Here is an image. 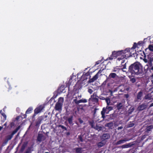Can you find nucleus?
I'll return each instance as SVG.
<instances>
[{
  "mask_svg": "<svg viewBox=\"0 0 153 153\" xmlns=\"http://www.w3.org/2000/svg\"><path fill=\"white\" fill-rule=\"evenodd\" d=\"M97 128L98 130H101L102 127H101L97 126Z\"/></svg>",
  "mask_w": 153,
  "mask_h": 153,
  "instance_id": "a19ab883",
  "label": "nucleus"
},
{
  "mask_svg": "<svg viewBox=\"0 0 153 153\" xmlns=\"http://www.w3.org/2000/svg\"><path fill=\"white\" fill-rule=\"evenodd\" d=\"M45 136L43 134H39L37 136V140L38 141L40 142L45 140Z\"/></svg>",
  "mask_w": 153,
  "mask_h": 153,
  "instance_id": "6e6552de",
  "label": "nucleus"
},
{
  "mask_svg": "<svg viewBox=\"0 0 153 153\" xmlns=\"http://www.w3.org/2000/svg\"><path fill=\"white\" fill-rule=\"evenodd\" d=\"M153 106V103H152L149 106V107Z\"/></svg>",
  "mask_w": 153,
  "mask_h": 153,
  "instance_id": "09e8293b",
  "label": "nucleus"
},
{
  "mask_svg": "<svg viewBox=\"0 0 153 153\" xmlns=\"http://www.w3.org/2000/svg\"><path fill=\"white\" fill-rule=\"evenodd\" d=\"M131 81L133 82H135V80L134 79V78H132V79H131Z\"/></svg>",
  "mask_w": 153,
  "mask_h": 153,
  "instance_id": "c03bdc74",
  "label": "nucleus"
},
{
  "mask_svg": "<svg viewBox=\"0 0 153 153\" xmlns=\"http://www.w3.org/2000/svg\"><path fill=\"white\" fill-rule=\"evenodd\" d=\"M152 127L151 126H149L147 128V130H148L149 131H150V129H151Z\"/></svg>",
  "mask_w": 153,
  "mask_h": 153,
  "instance_id": "4c0bfd02",
  "label": "nucleus"
},
{
  "mask_svg": "<svg viewBox=\"0 0 153 153\" xmlns=\"http://www.w3.org/2000/svg\"><path fill=\"white\" fill-rule=\"evenodd\" d=\"M2 128V127L1 126H0V131L1 130V129Z\"/></svg>",
  "mask_w": 153,
  "mask_h": 153,
  "instance_id": "5fc2aeb1",
  "label": "nucleus"
},
{
  "mask_svg": "<svg viewBox=\"0 0 153 153\" xmlns=\"http://www.w3.org/2000/svg\"><path fill=\"white\" fill-rule=\"evenodd\" d=\"M113 123L111 122H109L105 124V126L108 127L109 128L112 129L113 127Z\"/></svg>",
  "mask_w": 153,
  "mask_h": 153,
  "instance_id": "4468645a",
  "label": "nucleus"
},
{
  "mask_svg": "<svg viewBox=\"0 0 153 153\" xmlns=\"http://www.w3.org/2000/svg\"><path fill=\"white\" fill-rule=\"evenodd\" d=\"M106 98L103 97H102V98H100V99H101V100H105Z\"/></svg>",
  "mask_w": 153,
  "mask_h": 153,
  "instance_id": "8fccbe9b",
  "label": "nucleus"
},
{
  "mask_svg": "<svg viewBox=\"0 0 153 153\" xmlns=\"http://www.w3.org/2000/svg\"><path fill=\"white\" fill-rule=\"evenodd\" d=\"M78 120H79V123L81 124L83 123V120L82 119H81L80 118Z\"/></svg>",
  "mask_w": 153,
  "mask_h": 153,
  "instance_id": "e433bc0d",
  "label": "nucleus"
},
{
  "mask_svg": "<svg viewBox=\"0 0 153 153\" xmlns=\"http://www.w3.org/2000/svg\"><path fill=\"white\" fill-rule=\"evenodd\" d=\"M123 128V127L122 126H120V127H118V130L121 129H122V128Z\"/></svg>",
  "mask_w": 153,
  "mask_h": 153,
  "instance_id": "a18cd8bd",
  "label": "nucleus"
},
{
  "mask_svg": "<svg viewBox=\"0 0 153 153\" xmlns=\"http://www.w3.org/2000/svg\"><path fill=\"white\" fill-rule=\"evenodd\" d=\"M43 116H40L38 117L36 121V126L39 124L40 123L41 121L43 120Z\"/></svg>",
  "mask_w": 153,
  "mask_h": 153,
  "instance_id": "ddd939ff",
  "label": "nucleus"
},
{
  "mask_svg": "<svg viewBox=\"0 0 153 153\" xmlns=\"http://www.w3.org/2000/svg\"><path fill=\"white\" fill-rule=\"evenodd\" d=\"M94 99L96 102H97L98 101V100L97 98H94Z\"/></svg>",
  "mask_w": 153,
  "mask_h": 153,
  "instance_id": "de8ad7c7",
  "label": "nucleus"
},
{
  "mask_svg": "<svg viewBox=\"0 0 153 153\" xmlns=\"http://www.w3.org/2000/svg\"><path fill=\"white\" fill-rule=\"evenodd\" d=\"M73 101L76 104H79L81 103H85L87 102V100L85 99L82 98L78 101L76 99H74Z\"/></svg>",
  "mask_w": 153,
  "mask_h": 153,
  "instance_id": "9d476101",
  "label": "nucleus"
},
{
  "mask_svg": "<svg viewBox=\"0 0 153 153\" xmlns=\"http://www.w3.org/2000/svg\"><path fill=\"white\" fill-rule=\"evenodd\" d=\"M152 76L153 77V74H152Z\"/></svg>",
  "mask_w": 153,
  "mask_h": 153,
  "instance_id": "680f3d73",
  "label": "nucleus"
},
{
  "mask_svg": "<svg viewBox=\"0 0 153 153\" xmlns=\"http://www.w3.org/2000/svg\"><path fill=\"white\" fill-rule=\"evenodd\" d=\"M93 96V95H92L91 96V98H92V97Z\"/></svg>",
  "mask_w": 153,
  "mask_h": 153,
  "instance_id": "052dcab7",
  "label": "nucleus"
},
{
  "mask_svg": "<svg viewBox=\"0 0 153 153\" xmlns=\"http://www.w3.org/2000/svg\"><path fill=\"white\" fill-rule=\"evenodd\" d=\"M121 57H122V58H117V60H119V61H120V59H122V58H124V56L123 55V56H121Z\"/></svg>",
  "mask_w": 153,
  "mask_h": 153,
  "instance_id": "79ce46f5",
  "label": "nucleus"
},
{
  "mask_svg": "<svg viewBox=\"0 0 153 153\" xmlns=\"http://www.w3.org/2000/svg\"><path fill=\"white\" fill-rule=\"evenodd\" d=\"M91 126H92V128H94L93 123H92V124H91Z\"/></svg>",
  "mask_w": 153,
  "mask_h": 153,
  "instance_id": "864d4df0",
  "label": "nucleus"
},
{
  "mask_svg": "<svg viewBox=\"0 0 153 153\" xmlns=\"http://www.w3.org/2000/svg\"><path fill=\"white\" fill-rule=\"evenodd\" d=\"M32 110V108H28L26 112V114H28L30 113Z\"/></svg>",
  "mask_w": 153,
  "mask_h": 153,
  "instance_id": "393cba45",
  "label": "nucleus"
},
{
  "mask_svg": "<svg viewBox=\"0 0 153 153\" xmlns=\"http://www.w3.org/2000/svg\"><path fill=\"white\" fill-rule=\"evenodd\" d=\"M85 77V79H87V78L86 77V76L85 75H83L82 76V78H83Z\"/></svg>",
  "mask_w": 153,
  "mask_h": 153,
  "instance_id": "49530a36",
  "label": "nucleus"
},
{
  "mask_svg": "<svg viewBox=\"0 0 153 153\" xmlns=\"http://www.w3.org/2000/svg\"><path fill=\"white\" fill-rule=\"evenodd\" d=\"M1 115L5 119H6V116L4 113H1Z\"/></svg>",
  "mask_w": 153,
  "mask_h": 153,
  "instance_id": "72a5a7b5",
  "label": "nucleus"
},
{
  "mask_svg": "<svg viewBox=\"0 0 153 153\" xmlns=\"http://www.w3.org/2000/svg\"><path fill=\"white\" fill-rule=\"evenodd\" d=\"M128 139L125 138L124 139H121L118 141H117L115 143L116 145H119L122 144H123L126 142L128 141Z\"/></svg>",
  "mask_w": 153,
  "mask_h": 153,
  "instance_id": "9b49d317",
  "label": "nucleus"
},
{
  "mask_svg": "<svg viewBox=\"0 0 153 153\" xmlns=\"http://www.w3.org/2000/svg\"><path fill=\"white\" fill-rule=\"evenodd\" d=\"M82 97V95L80 94V95H78L77 96L74 97L75 99H76V100H77L78 99H80Z\"/></svg>",
  "mask_w": 153,
  "mask_h": 153,
  "instance_id": "cd10ccee",
  "label": "nucleus"
},
{
  "mask_svg": "<svg viewBox=\"0 0 153 153\" xmlns=\"http://www.w3.org/2000/svg\"><path fill=\"white\" fill-rule=\"evenodd\" d=\"M13 136L11 134L8 135L7 136V140H10L13 137Z\"/></svg>",
  "mask_w": 153,
  "mask_h": 153,
  "instance_id": "bb28decb",
  "label": "nucleus"
},
{
  "mask_svg": "<svg viewBox=\"0 0 153 153\" xmlns=\"http://www.w3.org/2000/svg\"><path fill=\"white\" fill-rule=\"evenodd\" d=\"M73 118V116H71L69 117L68 119V123L70 124H71L72 123Z\"/></svg>",
  "mask_w": 153,
  "mask_h": 153,
  "instance_id": "4be33fe9",
  "label": "nucleus"
},
{
  "mask_svg": "<svg viewBox=\"0 0 153 153\" xmlns=\"http://www.w3.org/2000/svg\"><path fill=\"white\" fill-rule=\"evenodd\" d=\"M4 126H6V125H7V123H5L4 124Z\"/></svg>",
  "mask_w": 153,
  "mask_h": 153,
  "instance_id": "4d7b16f0",
  "label": "nucleus"
},
{
  "mask_svg": "<svg viewBox=\"0 0 153 153\" xmlns=\"http://www.w3.org/2000/svg\"><path fill=\"white\" fill-rule=\"evenodd\" d=\"M45 153H49L48 152H45Z\"/></svg>",
  "mask_w": 153,
  "mask_h": 153,
  "instance_id": "e2e57ef3",
  "label": "nucleus"
},
{
  "mask_svg": "<svg viewBox=\"0 0 153 153\" xmlns=\"http://www.w3.org/2000/svg\"><path fill=\"white\" fill-rule=\"evenodd\" d=\"M25 145H23L22 146L21 148V151L22 152L24 150V149H25Z\"/></svg>",
  "mask_w": 153,
  "mask_h": 153,
  "instance_id": "7c9ffc66",
  "label": "nucleus"
},
{
  "mask_svg": "<svg viewBox=\"0 0 153 153\" xmlns=\"http://www.w3.org/2000/svg\"><path fill=\"white\" fill-rule=\"evenodd\" d=\"M21 127L20 126H19L17 128H16V129L13 131L11 134V135H12L13 136L18 131V130Z\"/></svg>",
  "mask_w": 153,
  "mask_h": 153,
  "instance_id": "f3484780",
  "label": "nucleus"
},
{
  "mask_svg": "<svg viewBox=\"0 0 153 153\" xmlns=\"http://www.w3.org/2000/svg\"><path fill=\"white\" fill-rule=\"evenodd\" d=\"M76 152L77 153H80L82 152V149L80 148H76L74 149Z\"/></svg>",
  "mask_w": 153,
  "mask_h": 153,
  "instance_id": "6ab92c4d",
  "label": "nucleus"
},
{
  "mask_svg": "<svg viewBox=\"0 0 153 153\" xmlns=\"http://www.w3.org/2000/svg\"><path fill=\"white\" fill-rule=\"evenodd\" d=\"M151 69L152 70H153V66L152 67Z\"/></svg>",
  "mask_w": 153,
  "mask_h": 153,
  "instance_id": "13d9d810",
  "label": "nucleus"
},
{
  "mask_svg": "<svg viewBox=\"0 0 153 153\" xmlns=\"http://www.w3.org/2000/svg\"><path fill=\"white\" fill-rule=\"evenodd\" d=\"M125 97L126 98H128L129 97V95L128 94H125L124 95Z\"/></svg>",
  "mask_w": 153,
  "mask_h": 153,
  "instance_id": "58836bf2",
  "label": "nucleus"
},
{
  "mask_svg": "<svg viewBox=\"0 0 153 153\" xmlns=\"http://www.w3.org/2000/svg\"><path fill=\"white\" fill-rule=\"evenodd\" d=\"M122 70L121 69L116 67L114 68L112 70L113 72H115L116 73H121L122 72Z\"/></svg>",
  "mask_w": 153,
  "mask_h": 153,
  "instance_id": "f8f14e48",
  "label": "nucleus"
},
{
  "mask_svg": "<svg viewBox=\"0 0 153 153\" xmlns=\"http://www.w3.org/2000/svg\"><path fill=\"white\" fill-rule=\"evenodd\" d=\"M126 53H127L128 54H130V53L128 52V49H126L125 51H114L112 52L111 56L108 58V59L112 60L114 58H116L117 56L122 54V53L124 54Z\"/></svg>",
  "mask_w": 153,
  "mask_h": 153,
  "instance_id": "f03ea898",
  "label": "nucleus"
},
{
  "mask_svg": "<svg viewBox=\"0 0 153 153\" xmlns=\"http://www.w3.org/2000/svg\"><path fill=\"white\" fill-rule=\"evenodd\" d=\"M81 140V141H82V140L81 139V140Z\"/></svg>",
  "mask_w": 153,
  "mask_h": 153,
  "instance_id": "0e129e2a",
  "label": "nucleus"
},
{
  "mask_svg": "<svg viewBox=\"0 0 153 153\" xmlns=\"http://www.w3.org/2000/svg\"><path fill=\"white\" fill-rule=\"evenodd\" d=\"M59 127H61V128H62L63 129H64L65 130H67V128L66 127L64 126H63L61 125H59Z\"/></svg>",
  "mask_w": 153,
  "mask_h": 153,
  "instance_id": "c85d7f7f",
  "label": "nucleus"
},
{
  "mask_svg": "<svg viewBox=\"0 0 153 153\" xmlns=\"http://www.w3.org/2000/svg\"><path fill=\"white\" fill-rule=\"evenodd\" d=\"M2 112V110H0V113H1V112Z\"/></svg>",
  "mask_w": 153,
  "mask_h": 153,
  "instance_id": "bf43d9fd",
  "label": "nucleus"
},
{
  "mask_svg": "<svg viewBox=\"0 0 153 153\" xmlns=\"http://www.w3.org/2000/svg\"><path fill=\"white\" fill-rule=\"evenodd\" d=\"M131 143H128L127 144L123 145L120 146V147L122 149L126 148L131 147Z\"/></svg>",
  "mask_w": 153,
  "mask_h": 153,
  "instance_id": "dca6fc26",
  "label": "nucleus"
},
{
  "mask_svg": "<svg viewBox=\"0 0 153 153\" xmlns=\"http://www.w3.org/2000/svg\"><path fill=\"white\" fill-rule=\"evenodd\" d=\"M147 105L143 104L138 107L137 109L138 111H140L145 109L147 108Z\"/></svg>",
  "mask_w": 153,
  "mask_h": 153,
  "instance_id": "1a4fd4ad",
  "label": "nucleus"
},
{
  "mask_svg": "<svg viewBox=\"0 0 153 153\" xmlns=\"http://www.w3.org/2000/svg\"><path fill=\"white\" fill-rule=\"evenodd\" d=\"M142 95V92L141 91L139 92L137 95V98L138 100H141V97Z\"/></svg>",
  "mask_w": 153,
  "mask_h": 153,
  "instance_id": "412c9836",
  "label": "nucleus"
},
{
  "mask_svg": "<svg viewBox=\"0 0 153 153\" xmlns=\"http://www.w3.org/2000/svg\"><path fill=\"white\" fill-rule=\"evenodd\" d=\"M116 76V74L115 73H111L109 74L108 78H115Z\"/></svg>",
  "mask_w": 153,
  "mask_h": 153,
  "instance_id": "a211bd4d",
  "label": "nucleus"
},
{
  "mask_svg": "<svg viewBox=\"0 0 153 153\" xmlns=\"http://www.w3.org/2000/svg\"><path fill=\"white\" fill-rule=\"evenodd\" d=\"M45 107L43 105H41L36 108L34 110V113L35 114H38L40 112L44 109Z\"/></svg>",
  "mask_w": 153,
  "mask_h": 153,
  "instance_id": "423d86ee",
  "label": "nucleus"
},
{
  "mask_svg": "<svg viewBox=\"0 0 153 153\" xmlns=\"http://www.w3.org/2000/svg\"><path fill=\"white\" fill-rule=\"evenodd\" d=\"M149 60L151 65H153V57L149 58Z\"/></svg>",
  "mask_w": 153,
  "mask_h": 153,
  "instance_id": "b1692460",
  "label": "nucleus"
},
{
  "mask_svg": "<svg viewBox=\"0 0 153 153\" xmlns=\"http://www.w3.org/2000/svg\"><path fill=\"white\" fill-rule=\"evenodd\" d=\"M128 55V54H126V55H125V56L126 57H128V56H126V55Z\"/></svg>",
  "mask_w": 153,
  "mask_h": 153,
  "instance_id": "6e6d98bb",
  "label": "nucleus"
},
{
  "mask_svg": "<svg viewBox=\"0 0 153 153\" xmlns=\"http://www.w3.org/2000/svg\"><path fill=\"white\" fill-rule=\"evenodd\" d=\"M143 61L146 63V62H148L147 60L146 59H143Z\"/></svg>",
  "mask_w": 153,
  "mask_h": 153,
  "instance_id": "37998d69",
  "label": "nucleus"
},
{
  "mask_svg": "<svg viewBox=\"0 0 153 153\" xmlns=\"http://www.w3.org/2000/svg\"><path fill=\"white\" fill-rule=\"evenodd\" d=\"M134 123H131L129 125V127H132L134 126Z\"/></svg>",
  "mask_w": 153,
  "mask_h": 153,
  "instance_id": "ea45409f",
  "label": "nucleus"
},
{
  "mask_svg": "<svg viewBox=\"0 0 153 153\" xmlns=\"http://www.w3.org/2000/svg\"><path fill=\"white\" fill-rule=\"evenodd\" d=\"M136 46H137V44L136 43H134V44L133 45V48H135L136 47Z\"/></svg>",
  "mask_w": 153,
  "mask_h": 153,
  "instance_id": "c9c22d12",
  "label": "nucleus"
},
{
  "mask_svg": "<svg viewBox=\"0 0 153 153\" xmlns=\"http://www.w3.org/2000/svg\"><path fill=\"white\" fill-rule=\"evenodd\" d=\"M102 72V71L100 70L98 73L95 75L93 77L90 79L88 81V82L89 83H91L94 82L98 78L99 76L101 75V73Z\"/></svg>",
  "mask_w": 153,
  "mask_h": 153,
  "instance_id": "20e7f679",
  "label": "nucleus"
},
{
  "mask_svg": "<svg viewBox=\"0 0 153 153\" xmlns=\"http://www.w3.org/2000/svg\"><path fill=\"white\" fill-rule=\"evenodd\" d=\"M110 137V135L109 134H104L101 137V139L102 141H105V140L109 139Z\"/></svg>",
  "mask_w": 153,
  "mask_h": 153,
  "instance_id": "0eeeda50",
  "label": "nucleus"
},
{
  "mask_svg": "<svg viewBox=\"0 0 153 153\" xmlns=\"http://www.w3.org/2000/svg\"><path fill=\"white\" fill-rule=\"evenodd\" d=\"M129 71L132 74L137 75L142 74L143 72L142 66L140 63L135 62L129 66Z\"/></svg>",
  "mask_w": 153,
  "mask_h": 153,
  "instance_id": "f257e3e1",
  "label": "nucleus"
},
{
  "mask_svg": "<svg viewBox=\"0 0 153 153\" xmlns=\"http://www.w3.org/2000/svg\"><path fill=\"white\" fill-rule=\"evenodd\" d=\"M88 92L89 93H90V94H91L92 93V92H93V90L89 88L88 89Z\"/></svg>",
  "mask_w": 153,
  "mask_h": 153,
  "instance_id": "2f4dec72",
  "label": "nucleus"
},
{
  "mask_svg": "<svg viewBox=\"0 0 153 153\" xmlns=\"http://www.w3.org/2000/svg\"><path fill=\"white\" fill-rule=\"evenodd\" d=\"M126 63L125 64H124V67L123 68V69H121L123 71H126L125 70H124V69H125L126 68Z\"/></svg>",
  "mask_w": 153,
  "mask_h": 153,
  "instance_id": "473e14b6",
  "label": "nucleus"
},
{
  "mask_svg": "<svg viewBox=\"0 0 153 153\" xmlns=\"http://www.w3.org/2000/svg\"><path fill=\"white\" fill-rule=\"evenodd\" d=\"M113 107L111 106H109L108 105L106 106V108H103L102 111L101 112V114L102 115V117L104 119L105 117V114L106 111V109H108L109 111H111L113 109Z\"/></svg>",
  "mask_w": 153,
  "mask_h": 153,
  "instance_id": "39448f33",
  "label": "nucleus"
},
{
  "mask_svg": "<svg viewBox=\"0 0 153 153\" xmlns=\"http://www.w3.org/2000/svg\"><path fill=\"white\" fill-rule=\"evenodd\" d=\"M123 107V104L122 103H119L117 105V109L120 110L122 109Z\"/></svg>",
  "mask_w": 153,
  "mask_h": 153,
  "instance_id": "2eb2a0df",
  "label": "nucleus"
},
{
  "mask_svg": "<svg viewBox=\"0 0 153 153\" xmlns=\"http://www.w3.org/2000/svg\"><path fill=\"white\" fill-rule=\"evenodd\" d=\"M104 141H102V142H99L98 144V146L99 147H100L104 146L105 143V142Z\"/></svg>",
  "mask_w": 153,
  "mask_h": 153,
  "instance_id": "aec40b11",
  "label": "nucleus"
},
{
  "mask_svg": "<svg viewBox=\"0 0 153 153\" xmlns=\"http://www.w3.org/2000/svg\"><path fill=\"white\" fill-rule=\"evenodd\" d=\"M124 60H122V61L121 62V63L122 64L123 63H124Z\"/></svg>",
  "mask_w": 153,
  "mask_h": 153,
  "instance_id": "603ef678",
  "label": "nucleus"
},
{
  "mask_svg": "<svg viewBox=\"0 0 153 153\" xmlns=\"http://www.w3.org/2000/svg\"><path fill=\"white\" fill-rule=\"evenodd\" d=\"M105 101L108 105L110 102V99L109 98H107L105 99Z\"/></svg>",
  "mask_w": 153,
  "mask_h": 153,
  "instance_id": "a878e982",
  "label": "nucleus"
},
{
  "mask_svg": "<svg viewBox=\"0 0 153 153\" xmlns=\"http://www.w3.org/2000/svg\"><path fill=\"white\" fill-rule=\"evenodd\" d=\"M152 97L150 94H148L146 95L145 97V98L146 99L148 100H150L151 99Z\"/></svg>",
  "mask_w": 153,
  "mask_h": 153,
  "instance_id": "5701e85b",
  "label": "nucleus"
},
{
  "mask_svg": "<svg viewBox=\"0 0 153 153\" xmlns=\"http://www.w3.org/2000/svg\"><path fill=\"white\" fill-rule=\"evenodd\" d=\"M25 153H30V151L29 150L26 151Z\"/></svg>",
  "mask_w": 153,
  "mask_h": 153,
  "instance_id": "3c124183",
  "label": "nucleus"
},
{
  "mask_svg": "<svg viewBox=\"0 0 153 153\" xmlns=\"http://www.w3.org/2000/svg\"><path fill=\"white\" fill-rule=\"evenodd\" d=\"M64 98L62 97H60L59 98L57 102L56 103L55 109L57 111L61 110H62V106L64 102Z\"/></svg>",
  "mask_w": 153,
  "mask_h": 153,
  "instance_id": "7ed1b4c3",
  "label": "nucleus"
},
{
  "mask_svg": "<svg viewBox=\"0 0 153 153\" xmlns=\"http://www.w3.org/2000/svg\"><path fill=\"white\" fill-rule=\"evenodd\" d=\"M149 50L151 51H153V46L152 45H150L149 46Z\"/></svg>",
  "mask_w": 153,
  "mask_h": 153,
  "instance_id": "c756f323",
  "label": "nucleus"
},
{
  "mask_svg": "<svg viewBox=\"0 0 153 153\" xmlns=\"http://www.w3.org/2000/svg\"><path fill=\"white\" fill-rule=\"evenodd\" d=\"M101 62V60H99V61H97L96 62L95 65H97L99 64Z\"/></svg>",
  "mask_w": 153,
  "mask_h": 153,
  "instance_id": "f704fd0d",
  "label": "nucleus"
}]
</instances>
